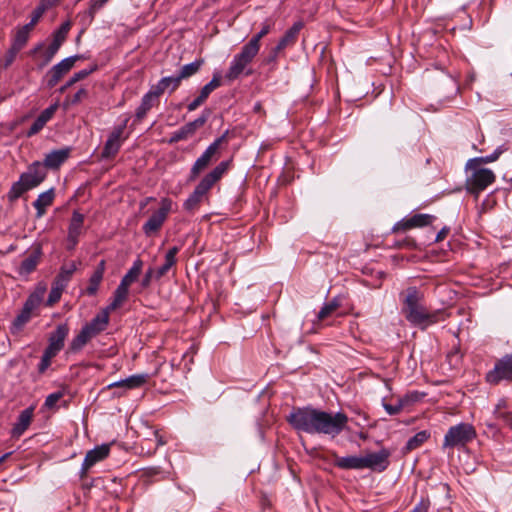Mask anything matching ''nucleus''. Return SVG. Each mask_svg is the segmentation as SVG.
I'll return each mask as SVG.
<instances>
[{
    "label": "nucleus",
    "instance_id": "nucleus-4",
    "mask_svg": "<svg viewBox=\"0 0 512 512\" xmlns=\"http://www.w3.org/2000/svg\"><path fill=\"white\" fill-rule=\"evenodd\" d=\"M47 171L42 162L35 161L28 166L26 172L22 173L17 182H14L7 193L10 202L20 198L25 192L39 186L46 178Z\"/></svg>",
    "mask_w": 512,
    "mask_h": 512
},
{
    "label": "nucleus",
    "instance_id": "nucleus-44",
    "mask_svg": "<svg viewBox=\"0 0 512 512\" xmlns=\"http://www.w3.org/2000/svg\"><path fill=\"white\" fill-rule=\"evenodd\" d=\"M504 151L505 149L500 146L490 155L469 159V165H482L492 163L496 161Z\"/></svg>",
    "mask_w": 512,
    "mask_h": 512
},
{
    "label": "nucleus",
    "instance_id": "nucleus-2",
    "mask_svg": "<svg viewBox=\"0 0 512 512\" xmlns=\"http://www.w3.org/2000/svg\"><path fill=\"white\" fill-rule=\"evenodd\" d=\"M400 298L403 316L411 325L421 330H425L438 322L445 321L449 316L442 309L430 311L424 305V293L415 286L408 287L400 294Z\"/></svg>",
    "mask_w": 512,
    "mask_h": 512
},
{
    "label": "nucleus",
    "instance_id": "nucleus-61",
    "mask_svg": "<svg viewBox=\"0 0 512 512\" xmlns=\"http://www.w3.org/2000/svg\"><path fill=\"white\" fill-rule=\"evenodd\" d=\"M204 102L197 96L191 103L188 104L187 108L189 111L196 110Z\"/></svg>",
    "mask_w": 512,
    "mask_h": 512
},
{
    "label": "nucleus",
    "instance_id": "nucleus-53",
    "mask_svg": "<svg viewBox=\"0 0 512 512\" xmlns=\"http://www.w3.org/2000/svg\"><path fill=\"white\" fill-rule=\"evenodd\" d=\"M56 53V50L48 46L47 49L40 55L41 62L39 63L38 67L42 69L47 66L52 61Z\"/></svg>",
    "mask_w": 512,
    "mask_h": 512
},
{
    "label": "nucleus",
    "instance_id": "nucleus-5",
    "mask_svg": "<svg viewBox=\"0 0 512 512\" xmlns=\"http://www.w3.org/2000/svg\"><path fill=\"white\" fill-rule=\"evenodd\" d=\"M109 316L100 311L89 323H86L80 332L72 339L69 350L79 352L92 338L103 332L109 324Z\"/></svg>",
    "mask_w": 512,
    "mask_h": 512
},
{
    "label": "nucleus",
    "instance_id": "nucleus-41",
    "mask_svg": "<svg viewBox=\"0 0 512 512\" xmlns=\"http://www.w3.org/2000/svg\"><path fill=\"white\" fill-rule=\"evenodd\" d=\"M429 437L430 433L427 432L426 430L416 433L407 441L405 445L406 452H410L412 450L419 448L423 443H425L429 439Z\"/></svg>",
    "mask_w": 512,
    "mask_h": 512
},
{
    "label": "nucleus",
    "instance_id": "nucleus-38",
    "mask_svg": "<svg viewBox=\"0 0 512 512\" xmlns=\"http://www.w3.org/2000/svg\"><path fill=\"white\" fill-rule=\"evenodd\" d=\"M221 86V75L220 73H214L211 81L204 85L198 95V97L205 102L209 95L218 87Z\"/></svg>",
    "mask_w": 512,
    "mask_h": 512
},
{
    "label": "nucleus",
    "instance_id": "nucleus-31",
    "mask_svg": "<svg viewBox=\"0 0 512 512\" xmlns=\"http://www.w3.org/2000/svg\"><path fill=\"white\" fill-rule=\"evenodd\" d=\"M179 247L173 246L171 247L165 254L164 263L156 269L155 279L159 280L163 276H165L169 270L174 267L177 263V254L179 252Z\"/></svg>",
    "mask_w": 512,
    "mask_h": 512
},
{
    "label": "nucleus",
    "instance_id": "nucleus-64",
    "mask_svg": "<svg viewBox=\"0 0 512 512\" xmlns=\"http://www.w3.org/2000/svg\"><path fill=\"white\" fill-rule=\"evenodd\" d=\"M154 436L157 440V445H164L166 443V441L162 438L161 435H159V433L157 431L154 432Z\"/></svg>",
    "mask_w": 512,
    "mask_h": 512
},
{
    "label": "nucleus",
    "instance_id": "nucleus-28",
    "mask_svg": "<svg viewBox=\"0 0 512 512\" xmlns=\"http://www.w3.org/2000/svg\"><path fill=\"white\" fill-rule=\"evenodd\" d=\"M47 287L44 283H38L34 291L26 299L23 308L33 313L42 303Z\"/></svg>",
    "mask_w": 512,
    "mask_h": 512
},
{
    "label": "nucleus",
    "instance_id": "nucleus-13",
    "mask_svg": "<svg viewBox=\"0 0 512 512\" xmlns=\"http://www.w3.org/2000/svg\"><path fill=\"white\" fill-rule=\"evenodd\" d=\"M390 456L391 452L386 448H382L378 452L367 453L362 456V469L383 472L390 464Z\"/></svg>",
    "mask_w": 512,
    "mask_h": 512
},
{
    "label": "nucleus",
    "instance_id": "nucleus-42",
    "mask_svg": "<svg viewBox=\"0 0 512 512\" xmlns=\"http://www.w3.org/2000/svg\"><path fill=\"white\" fill-rule=\"evenodd\" d=\"M31 312L21 309L20 313L15 317L11 325V332L17 333L23 329V327L30 321L32 317Z\"/></svg>",
    "mask_w": 512,
    "mask_h": 512
},
{
    "label": "nucleus",
    "instance_id": "nucleus-18",
    "mask_svg": "<svg viewBox=\"0 0 512 512\" xmlns=\"http://www.w3.org/2000/svg\"><path fill=\"white\" fill-rule=\"evenodd\" d=\"M34 410L35 406L32 405L20 412L16 422L11 429L12 438H20L29 428L34 417Z\"/></svg>",
    "mask_w": 512,
    "mask_h": 512
},
{
    "label": "nucleus",
    "instance_id": "nucleus-14",
    "mask_svg": "<svg viewBox=\"0 0 512 512\" xmlns=\"http://www.w3.org/2000/svg\"><path fill=\"white\" fill-rule=\"evenodd\" d=\"M208 119V113L202 114L200 117L195 119L194 121L188 122L185 125H183L180 129L177 131H174L171 134V137L168 139L169 144H175L179 141L187 140L191 138L193 135H195L196 131L204 126V124L207 122Z\"/></svg>",
    "mask_w": 512,
    "mask_h": 512
},
{
    "label": "nucleus",
    "instance_id": "nucleus-39",
    "mask_svg": "<svg viewBox=\"0 0 512 512\" xmlns=\"http://www.w3.org/2000/svg\"><path fill=\"white\" fill-rule=\"evenodd\" d=\"M203 63H204L203 59H197L194 62L186 64L180 69L177 76L180 78L181 81L184 79H188L191 76L195 75L200 70Z\"/></svg>",
    "mask_w": 512,
    "mask_h": 512
},
{
    "label": "nucleus",
    "instance_id": "nucleus-50",
    "mask_svg": "<svg viewBox=\"0 0 512 512\" xmlns=\"http://www.w3.org/2000/svg\"><path fill=\"white\" fill-rule=\"evenodd\" d=\"M20 52V50L16 49L13 46H10L8 51L5 53L4 57L0 61V67L2 69H7L15 60L17 54Z\"/></svg>",
    "mask_w": 512,
    "mask_h": 512
},
{
    "label": "nucleus",
    "instance_id": "nucleus-12",
    "mask_svg": "<svg viewBox=\"0 0 512 512\" xmlns=\"http://www.w3.org/2000/svg\"><path fill=\"white\" fill-rule=\"evenodd\" d=\"M503 380H512V353L497 360L494 368L486 374V381L490 384L495 385Z\"/></svg>",
    "mask_w": 512,
    "mask_h": 512
},
{
    "label": "nucleus",
    "instance_id": "nucleus-23",
    "mask_svg": "<svg viewBox=\"0 0 512 512\" xmlns=\"http://www.w3.org/2000/svg\"><path fill=\"white\" fill-rule=\"evenodd\" d=\"M149 375L144 374H136L132 375L126 379H122L116 382H113L107 386L108 389L112 388H124L126 390H131L135 388H139L144 385L149 380Z\"/></svg>",
    "mask_w": 512,
    "mask_h": 512
},
{
    "label": "nucleus",
    "instance_id": "nucleus-45",
    "mask_svg": "<svg viewBox=\"0 0 512 512\" xmlns=\"http://www.w3.org/2000/svg\"><path fill=\"white\" fill-rule=\"evenodd\" d=\"M49 8H51V7L49 5H46L44 0H41L39 5L32 12L30 22L25 24L24 26H26V28H29L30 30H32L34 28V26L38 23L40 18L43 16L45 11Z\"/></svg>",
    "mask_w": 512,
    "mask_h": 512
},
{
    "label": "nucleus",
    "instance_id": "nucleus-8",
    "mask_svg": "<svg viewBox=\"0 0 512 512\" xmlns=\"http://www.w3.org/2000/svg\"><path fill=\"white\" fill-rule=\"evenodd\" d=\"M173 201L170 198H162L160 207L154 211L143 224L142 231L147 237L154 236L162 228L172 210Z\"/></svg>",
    "mask_w": 512,
    "mask_h": 512
},
{
    "label": "nucleus",
    "instance_id": "nucleus-46",
    "mask_svg": "<svg viewBox=\"0 0 512 512\" xmlns=\"http://www.w3.org/2000/svg\"><path fill=\"white\" fill-rule=\"evenodd\" d=\"M339 307L340 301L337 298L332 299L329 303L324 304V306L320 309L317 315L318 320H324L333 312H335Z\"/></svg>",
    "mask_w": 512,
    "mask_h": 512
},
{
    "label": "nucleus",
    "instance_id": "nucleus-59",
    "mask_svg": "<svg viewBox=\"0 0 512 512\" xmlns=\"http://www.w3.org/2000/svg\"><path fill=\"white\" fill-rule=\"evenodd\" d=\"M87 96V90L86 89H80L78 90L73 98H72V104H76L78 102H80L83 98H85Z\"/></svg>",
    "mask_w": 512,
    "mask_h": 512
},
{
    "label": "nucleus",
    "instance_id": "nucleus-21",
    "mask_svg": "<svg viewBox=\"0 0 512 512\" xmlns=\"http://www.w3.org/2000/svg\"><path fill=\"white\" fill-rule=\"evenodd\" d=\"M159 97L160 96L156 94L152 88H150V90L144 94L140 105L136 109V121L140 122L146 117L147 113L152 109V107L159 103Z\"/></svg>",
    "mask_w": 512,
    "mask_h": 512
},
{
    "label": "nucleus",
    "instance_id": "nucleus-63",
    "mask_svg": "<svg viewBox=\"0 0 512 512\" xmlns=\"http://www.w3.org/2000/svg\"><path fill=\"white\" fill-rule=\"evenodd\" d=\"M44 48V44L43 43H39L37 44L33 49L30 50L29 54L31 56H35L36 54H38L40 51H42V49Z\"/></svg>",
    "mask_w": 512,
    "mask_h": 512
},
{
    "label": "nucleus",
    "instance_id": "nucleus-6",
    "mask_svg": "<svg viewBox=\"0 0 512 512\" xmlns=\"http://www.w3.org/2000/svg\"><path fill=\"white\" fill-rule=\"evenodd\" d=\"M466 169L471 170L470 176L466 179V190L476 197L484 191L489 185L494 183L496 176L491 169L483 168L481 165H469L466 163Z\"/></svg>",
    "mask_w": 512,
    "mask_h": 512
},
{
    "label": "nucleus",
    "instance_id": "nucleus-15",
    "mask_svg": "<svg viewBox=\"0 0 512 512\" xmlns=\"http://www.w3.org/2000/svg\"><path fill=\"white\" fill-rule=\"evenodd\" d=\"M80 58L81 56L79 55L70 56L52 66L51 69L47 72L48 86L50 88L56 86L61 78L73 68L75 62Z\"/></svg>",
    "mask_w": 512,
    "mask_h": 512
},
{
    "label": "nucleus",
    "instance_id": "nucleus-11",
    "mask_svg": "<svg viewBox=\"0 0 512 512\" xmlns=\"http://www.w3.org/2000/svg\"><path fill=\"white\" fill-rule=\"evenodd\" d=\"M127 123L128 119H125L122 124L113 128L101 152L102 159H111L119 152L122 144L128 138V135H125Z\"/></svg>",
    "mask_w": 512,
    "mask_h": 512
},
{
    "label": "nucleus",
    "instance_id": "nucleus-62",
    "mask_svg": "<svg viewBox=\"0 0 512 512\" xmlns=\"http://www.w3.org/2000/svg\"><path fill=\"white\" fill-rule=\"evenodd\" d=\"M280 51H276V47H274L271 52H270V55L266 58L265 62L267 64L269 63H272V62H275L277 57H278V54H279Z\"/></svg>",
    "mask_w": 512,
    "mask_h": 512
},
{
    "label": "nucleus",
    "instance_id": "nucleus-34",
    "mask_svg": "<svg viewBox=\"0 0 512 512\" xmlns=\"http://www.w3.org/2000/svg\"><path fill=\"white\" fill-rule=\"evenodd\" d=\"M70 30V23H63L52 35L53 40L49 47L53 48L58 52L62 44L65 42Z\"/></svg>",
    "mask_w": 512,
    "mask_h": 512
},
{
    "label": "nucleus",
    "instance_id": "nucleus-1",
    "mask_svg": "<svg viewBox=\"0 0 512 512\" xmlns=\"http://www.w3.org/2000/svg\"><path fill=\"white\" fill-rule=\"evenodd\" d=\"M287 422L295 429L307 434H325L335 437L345 428L348 417L345 413L331 414L312 407L294 408Z\"/></svg>",
    "mask_w": 512,
    "mask_h": 512
},
{
    "label": "nucleus",
    "instance_id": "nucleus-58",
    "mask_svg": "<svg viewBox=\"0 0 512 512\" xmlns=\"http://www.w3.org/2000/svg\"><path fill=\"white\" fill-rule=\"evenodd\" d=\"M429 501L422 499L410 512H428Z\"/></svg>",
    "mask_w": 512,
    "mask_h": 512
},
{
    "label": "nucleus",
    "instance_id": "nucleus-7",
    "mask_svg": "<svg viewBox=\"0 0 512 512\" xmlns=\"http://www.w3.org/2000/svg\"><path fill=\"white\" fill-rule=\"evenodd\" d=\"M476 437L475 428L469 423L450 427L444 436L443 448L463 447Z\"/></svg>",
    "mask_w": 512,
    "mask_h": 512
},
{
    "label": "nucleus",
    "instance_id": "nucleus-17",
    "mask_svg": "<svg viewBox=\"0 0 512 512\" xmlns=\"http://www.w3.org/2000/svg\"><path fill=\"white\" fill-rule=\"evenodd\" d=\"M84 215L79 211H73L69 227H68V235H67V249L73 250L78 244V238L82 233L83 225H84Z\"/></svg>",
    "mask_w": 512,
    "mask_h": 512
},
{
    "label": "nucleus",
    "instance_id": "nucleus-57",
    "mask_svg": "<svg viewBox=\"0 0 512 512\" xmlns=\"http://www.w3.org/2000/svg\"><path fill=\"white\" fill-rule=\"evenodd\" d=\"M383 407H384L385 411L389 415H397L404 408L403 403L401 402L400 399L398 400L396 405H391V404H388V403H383Z\"/></svg>",
    "mask_w": 512,
    "mask_h": 512
},
{
    "label": "nucleus",
    "instance_id": "nucleus-26",
    "mask_svg": "<svg viewBox=\"0 0 512 512\" xmlns=\"http://www.w3.org/2000/svg\"><path fill=\"white\" fill-rule=\"evenodd\" d=\"M180 85L181 80L177 75H175L161 78L155 85H152L151 88L156 92V94L161 96L165 92H168L169 94L173 93Z\"/></svg>",
    "mask_w": 512,
    "mask_h": 512
},
{
    "label": "nucleus",
    "instance_id": "nucleus-20",
    "mask_svg": "<svg viewBox=\"0 0 512 512\" xmlns=\"http://www.w3.org/2000/svg\"><path fill=\"white\" fill-rule=\"evenodd\" d=\"M57 109L58 103H54L44 109L30 126L29 130L27 131V137H32L39 133L47 124V122L52 119Z\"/></svg>",
    "mask_w": 512,
    "mask_h": 512
},
{
    "label": "nucleus",
    "instance_id": "nucleus-32",
    "mask_svg": "<svg viewBox=\"0 0 512 512\" xmlns=\"http://www.w3.org/2000/svg\"><path fill=\"white\" fill-rule=\"evenodd\" d=\"M334 466L343 469V470H361L362 469V456H345L340 457L338 455H334Z\"/></svg>",
    "mask_w": 512,
    "mask_h": 512
},
{
    "label": "nucleus",
    "instance_id": "nucleus-22",
    "mask_svg": "<svg viewBox=\"0 0 512 512\" xmlns=\"http://www.w3.org/2000/svg\"><path fill=\"white\" fill-rule=\"evenodd\" d=\"M71 149L69 147L59 150H53L46 154L42 163L44 169H58L69 157Z\"/></svg>",
    "mask_w": 512,
    "mask_h": 512
},
{
    "label": "nucleus",
    "instance_id": "nucleus-54",
    "mask_svg": "<svg viewBox=\"0 0 512 512\" xmlns=\"http://www.w3.org/2000/svg\"><path fill=\"white\" fill-rule=\"evenodd\" d=\"M64 396V392L63 391H58V392H54V393H51L49 394L46 399H45V402H44V407L47 408V409H52L55 407V405L57 404V402Z\"/></svg>",
    "mask_w": 512,
    "mask_h": 512
},
{
    "label": "nucleus",
    "instance_id": "nucleus-52",
    "mask_svg": "<svg viewBox=\"0 0 512 512\" xmlns=\"http://www.w3.org/2000/svg\"><path fill=\"white\" fill-rule=\"evenodd\" d=\"M424 396H425V393L413 391V392L407 393L404 397L400 398V400L403 403V406L406 407L413 403L419 402L420 400H422V398Z\"/></svg>",
    "mask_w": 512,
    "mask_h": 512
},
{
    "label": "nucleus",
    "instance_id": "nucleus-60",
    "mask_svg": "<svg viewBox=\"0 0 512 512\" xmlns=\"http://www.w3.org/2000/svg\"><path fill=\"white\" fill-rule=\"evenodd\" d=\"M450 229L448 227H443L436 235L435 242H440L444 240L449 233Z\"/></svg>",
    "mask_w": 512,
    "mask_h": 512
},
{
    "label": "nucleus",
    "instance_id": "nucleus-29",
    "mask_svg": "<svg viewBox=\"0 0 512 512\" xmlns=\"http://www.w3.org/2000/svg\"><path fill=\"white\" fill-rule=\"evenodd\" d=\"M55 198V192L53 188L42 192L38 195L37 199L33 202V207L36 209V218H42L47 207L51 206Z\"/></svg>",
    "mask_w": 512,
    "mask_h": 512
},
{
    "label": "nucleus",
    "instance_id": "nucleus-56",
    "mask_svg": "<svg viewBox=\"0 0 512 512\" xmlns=\"http://www.w3.org/2000/svg\"><path fill=\"white\" fill-rule=\"evenodd\" d=\"M156 269L154 268H148L145 272L144 277L141 280V287L143 289H147L150 285L153 279H155Z\"/></svg>",
    "mask_w": 512,
    "mask_h": 512
},
{
    "label": "nucleus",
    "instance_id": "nucleus-37",
    "mask_svg": "<svg viewBox=\"0 0 512 512\" xmlns=\"http://www.w3.org/2000/svg\"><path fill=\"white\" fill-rule=\"evenodd\" d=\"M506 408V401L504 399H501L496 404L493 414L496 419L502 420L510 428L512 422V412L507 411Z\"/></svg>",
    "mask_w": 512,
    "mask_h": 512
},
{
    "label": "nucleus",
    "instance_id": "nucleus-27",
    "mask_svg": "<svg viewBox=\"0 0 512 512\" xmlns=\"http://www.w3.org/2000/svg\"><path fill=\"white\" fill-rule=\"evenodd\" d=\"M303 28V23L301 21L295 22L284 34V36L279 40L278 44L275 46L276 51H282L286 47L292 46L296 43L298 35Z\"/></svg>",
    "mask_w": 512,
    "mask_h": 512
},
{
    "label": "nucleus",
    "instance_id": "nucleus-30",
    "mask_svg": "<svg viewBox=\"0 0 512 512\" xmlns=\"http://www.w3.org/2000/svg\"><path fill=\"white\" fill-rule=\"evenodd\" d=\"M128 294L129 286L120 281V284L113 293L112 302L101 311L106 312L107 315L110 316L112 311L118 309L126 301Z\"/></svg>",
    "mask_w": 512,
    "mask_h": 512
},
{
    "label": "nucleus",
    "instance_id": "nucleus-25",
    "mask_svg": "<svg viewBox=\"0 0 512 512\" xmlns=\"http://www.w3.org/2000/svg\"><path fill=\"white\" fill-rule=\"evenodd\" d=\"M41 256L42 247L40 244H37L33 247V251L31 252V254L21 262V265L19 267V273L21 275H28L32 273L36 269Z\"/></svg>",
    "mask_w": 512,
    "mask_h": 512
},
{
    "label": "nucleus",
    "instance_id": "nucleus-24",
    "mask_svg": "<svg viewBox=\"0 0 512 512\" xmlns=\"http://www.w3.org/2000/svg\"><path fill=\"white\" fill-rule=\"evenodd\" d=\"M105 268H106L105 260H101L89 278L88 286L86 287V289L84 291V293L86 295L95 296L97 294L99 286L104 277Z\"/></svg>",
    "mask_w": 512,
    "mask_h": 512
},
{
    "label": "nucleus",
    "instance_id": "nucleus-10",
    "mask_svg": "<svg viewBox=\"0 0 512 512\" xmlns=\"http://www.w3.org/2000/svg\"><path fill=\"white\" fill-rule=\"evenodd\" d=\"M227 134L226 131L223 135L215 139L202 153V155L195 161L193 164L190 174H189V181H194L197 179L199 174L208 167V165L211 163L213 157L217 154L219 149L221 148L223 143L227 142Z\"/></svg>",
    "mask_w": 512,
    "mask_h": 512
},
{
    "label": "nucleus",
    "instance_id": "nucleus-40",
    "mask_svg": "<svg viewBox=\"0 0 512 512\" xmlns=\"http://www.w3.org/2000/svg\"><path fill=\"white\" fill-rule=\"evenodd\" d=\"M30 32L31 30L26 28V26L19 28L14 35L11 46L21 51L29 40Z\"/></svg>",
    "mask_w": 512,
    "mask_h": 512
},
{
    "label": "nucleus",
    "instance_id": "nucleus-35",
    "mask_svg": "<svg viewBox=\"0 0 512 512\" xmlns=\"http://www.w3.org/2000/svg\"><path fill=\"white\" fill-rule=\"evenodd\" d=\"M76 270V265L72 262L69 266H62L53 284L66 288Z\"/></svg>",
    "mask_w": 512,
    "mask_h": 512
},
{
    "label": "nucleus",
    "instance_id": "nucleus-33",
    "mask_svg": "<svg viewBox=\"0 0 512 512\" xmlns=\"http://www.w3.org/2000/svg\"><path fill=\"white\" fill-rule=\"evenodd\" d=\"M273 25H274V23L271 19H266L261 24L260 31L258 33H256L246 44L259 52L260 40L270 32Z\"/></svg>",
    "mask_w": 512,
    "mask_h": 512
},
{
    "label": "nucleus",
    "instance_id": "nucleus-47",
    "mask_svg": "<svg viewBox=\"0 0 512 512\" xmlns=\"http://www.w3.org/2000/svg\"><path fill=\"white\" fill-rule=\"evenodd\" d=\"M410 218L413 228L428 226L436 219L434 215L430 214H414Z\"/></svg>",
    "mask_w": 512,
    "mask_h": 512
},
{
    "label": "nucleus",
    "instance_id": "nucleus-19",
    "mask_svg": "<svg viewBox=\"0 0 512 512\" xmlns=\"http://www.w3.org/2000/svg\"><path fill=\"white\" fill-rule=\"evenodd\" d=\"M69 333L67 324H59L55 331H53L48 338V346L46 350L55 353L56 355L63 349L64 341Z\"/></svg>",
    "mask_w": 512,
    "mask_h": 512
},
{
    "label": "nucleus",
    "instance_id": "nucleus-51",
    "mask_svg": "<svg viewBox=\"0 0 512 512\" xmlns=\"http://www.w3.org/2000/svg\"><path fill=\"white\" fill-rule=\"evenodd\" d=\"M56 356L55 353L44 350L43 355L41 357L40 363L38 364V372L40 374L45 373V371L49 368L51 365V360Z\"/></svg>",
    "mask_w": 512,
    "mask_h": 512
},
{
    "label": "nucleus",
    "instance_id": "nucleus-48",
    "mask_svg": "<svg viewBox=\"0 0 512 512\" xmlns=\"http://www.w3.org/2000/svg\"><path fill=\"white\" fill-rule=\"evenodd\" d=\"M109 0H90L89 8L84 13L85 17L88 18L91 23L94 20L96 13L108 2Z\"/></svg>",
    "mask_w": 512,
    "mask_h": 512
},
{
    "label": "nucleus",
    "instance_id": "nucleus-43",
    "mask_svg": "<svg viewBox=\"0 0 512 512\" xmlns=\"http://www.w3.org/2000/svg\"><path fill=\"white\" fill-rule=\"evenodd\" d=\"M96 70H97V65H93L89 69H83V70H80V71L74 73V75L67 81V83L60 88V91L64 92L68 87L74 85L75 83H77L80 80L85 79L87 76H89L91 73H93Z\"/></svg>",
    "mask_w": 512,
    "mask_h": 512
},
{
    "label": "nucleus",
    "instance_id": "nucleus-3",
    "mask_svg": "<svg viewBox=\"0 0 512 512\" xmlns=\"http://www.w3.org/2000/svg\"><path fill=\"white\" fill-rule=\"evenodd\" d=\"M229 161L220 162L213 170L206 174L195 187L183 204V208L188 212H193L199 208L200 203L207 196L209 190L218 182L229 168Z\"/></svg>",
    "mask_w": 512,
    "mask_h": 512
},
{
    "label": "nucleus",
    "instance_id": "nucleus-49",
    "mask_svg": "<svg viewBox=\"0 0 512 512\" xmlns=\"http://www.w3.org/2000/svg\"><path fill=\"white\" fill-rule=\"evenodd\" d=\"M64 289L65 288L60 287V286L55 285V284L52 283V288L50 290L48 299L46 301V305L48 307H52L54 304H56L60 300L62 292L64 291Z\"/></svg>",
    "mask_w": 512,
    "mask_h": 512
},
{
    "label": "nucleus",
    "instance_id": "nucleus-55",
    "mask_svg": "<svg viewBox=\"0 0 512 512\" xmlns=\"http://www.w3.org/2000/svg\"><path fill=\"white\" fill-rule=\"evenodd\" d=\"M413 229L411 218L402 219L398 221L392 228L393 232H405L407 230Z\"/></svg>",
    "mask_w": 512,
    "mask_h": 512
},
{
    "label": "nucleus",
    "instance_id": "nucleus-16",
    "mask_svg": "<svg viewBox=\"0 0 512 512\" xmlns=\"http://www.w3.org/2000/svg\"><path fill=\"white\" fill-rule=\"evenodd\" d=\"M109 452L110 446L107 444H102L92 450H89L85 455L79 472L80 478L84 479L87 476L90 468H92L98 462L104 460L109 455Z\"/></svg>",
    "mask_w": 512,
    "mask_h": 512
},
{
    "label": "nucleus",
    "instance_id": "nucleus-36",
    "mask_svg": "<svg viewBox=\"0 0 512 512\" xmlns=\"http://www.w3.org/2000/svg\"><path fill=\"white\" fill-rule=\"evenodd\" d=\"M143 261L138 257L132 264L131 268L127 271V273L122 277L121 282L130 286L133 282H135L139 275L142 272Z\"/></svg>",
    "mask_w": 512,
    "mask_h": 512
},
{
    "label": "nucleus",
    "instance_id": "nucleus-9",
    "mask_svg": "<svg viewBox=\"0 0 512 512\" xmlns=\"http://www.w3.org/2000/svg\"><path fill=\"white\" fill-rule=\"evenodd\" d=\"M258 54V51L249 45L245 44L241 51L236 54L229 66L225 78L229 81L236 80L246 69V67L253 61Z\"/></svg>",
    "mask_w": 512,
    "mask_h": 512
}]
</instances>
